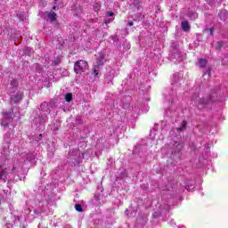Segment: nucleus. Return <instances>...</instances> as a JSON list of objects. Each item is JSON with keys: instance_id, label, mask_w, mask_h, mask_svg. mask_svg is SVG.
I'll return each instance as SVG.
<instances>
[{"instance_id": "1", "label": "nucleus", "mask_w": 228, "mask_h": 228, "mask_svg": "<svg viewBox=\"0 0 228 228\" xmlns=\"http://www.w3.org/2000/svg\"><path fill=\"white\" fill-rule=\"evenodd\" d=\"M74 70L76 74H82V72H86L88 70V61L85 60H80L75 62Z\"/></svg>"}, {"instance_id": "2", "label": "nucleus", "mask_w": 228, "mask_h": 228, "mask_svg": "<svg viewBox=\"0 0 228 228\" xmlns=\"http://www.w3.org/2000/svg\"><path fill=\"white\" fill-rule=\"evenodd\" d=\"M102 63H103L102 61L100 59V60H98L97 64L93 67V70H92L91 74L94 77H98L99 72H101V67H102Z\"/></svg>"}, {"instance_id": "3", "label": "nucleus", "mask_w": 228, "mask_h": 228, "mask_svg": "<svg viewBox=\"0 0 228 228\" xmlns=\"http://www.w3.org/2000/svg\"><path fill=\"white\" fill-rule=\"evenodd\" d=\"M22 97H24L21 94H17L14 96H12L10 98V102H13L14 104H17L22 101Z\"/></svg>"}, {"instance_id": "4", "label": "nucleus", "mask_w": 228, "mask_h": 228, "mask_svg": "<svg viewBox=\"0 0 228 228\" xmlns=\"http://www.w3.org/2000/svg\"><path fill=\"white\" fill-rule=\"evenodd\" d=\"M45 13L48 19H50L51 22H56V20L58 19L56 12H46Z\"/></svg>"}, {"instance_id": "5", "label": "nucleus", "mask_w": 228, "mask_h": 228, "mask_svg": "<svg viewBox=\"0 0 228 228\" xmlns=\"http://www.w3.org/2000/svg\"><path fill=\"white\" fill-rule=\"evenodd\" d=\"M182 29L183 31H190V23L188 20L182 22Z\"/></svg>"}, {"instance_id": "6", "label": "nucleus", "mask_w": 228, "mask_h": 228, "mask_svg": "<svg viewBox=\"0 0 228 228\" xmlns=\"http://www.w3.org/2000/svg\"><path fill=\"white\" fill-rule=\"evenodd\" d=\"M199 65H200V69H204V67H206V65H208V61L206 59H200Z\"/></svg>"}, {"instance_id": "7", "label": "nucleus", "mask_w": 228, "mask_h": 228, "mask_svg": "<svg viewBox=\"0 0 228 228\" xmlns=\"http://www.w3.org/2000/svg\"><path fill=\"white\" fill-rule=\"evenodd\" d=\"M222 47H224V42L218 41V42L216 44V51H220V50L222 49Z\"/></svg>"}, {"instance_id": "8", "label": "nucleus", "mask_w": 228, "mask_h": 228, "mask_svg": "<svg viewBox=\"0 0 228 228\" xmlns=\"http://www.w3.org/2000/svg\"><path fill=\"white\" fill-rule=\"evenodd\" d=\"M12 88H17L19 86V81L12 79L10 83Z\"/></svg>"}, {"instance_id": "9", "label": "nucleus", "mask_w": 228, "mask_h": 228, "mask_svg": "<svg viewBox=\"0 0 228 228\" xmlns=\"http://www.w3.org/2000/svg\"><path fill=\"white\" fill-rule=\"evenodd\" d=\"M65 101H66V102H71V101H72V94L71 93H68L65 95Z\"/></svg>"}, {"instance_id": "10", "label": "nucleus", "mask_w": 228, "mask_h": 228, "mask_svg": "<svg viewBox=\"0 0 228 228\" xmlns=\"http://www.w3.org/2000/svg\"><path fill=\"white\" fill-rule=\"evenodd\" d=\"M75 209L76 211H78V213H83V207L81 206V204H76Z\"/></svg>"}, {"instance_id": "11", "label": "nucleus", "mask_w": 228, "mask_h": 228, "mask_svg": "<svg viewBox=\"0 0 228 228\" xmlns=\"http://www.w3.org/2000/svg\"><path fill=\"white\" fill-rule=\"evenodd\" d=\"M218 15H219L221 20H225V17H222V16L223 15H227V12L226 11H221Z\"/></svg>"}, {"instance_id": "12", "label": "nucleus", "mask_w": 228, "mask_h": 228, "mask_svg": "<svg viewBox=\"0 0 228 228\" xmlns=\"http://www.w3.org/2000/svg\"><path fill=\"white\" fill-rule=\"evenodd\" d=\"M209 102H208V100L206 99H200V104H208Z\"/></svg>"}, {"instance_id": "13", "label": "nucleus", "mask_w": 228, "mask_h": 228, "mask_svg": "<svg viewBox=\"0 0 228 228\" xmlns=\"http://www.w3.org/2000/svg\"><path fill=\"white\" fill-rule=\"evenodd\" d=\"M4 117H5L6 118H12V111L5 112V113H4Z\"/></svg>"}, {"instance_id": "14", "label": "nucleus", "mask_w": 228, "mask_h": 228, "mask_svg": "<svg viewBox=\"0 0 228 228\" xmlns=\"http://www.w3.org/2000/svg\"><path fill=\"white\" fill-rule=\"evenodd\" d=\"M94 10H101V4L99 3L94 4Z\"/></svg>"}, {"instance_id": "15", "label": "nucleus", "mask_w": 228, "mask_h": 228, "mask_svg": "<svg viewBox=\"0 0 228 228\" xmlns=\"http://www.w3.org/2000/svg\"><path fill=\"white\" fill-rule=\"evenodd\" d=\"M2 175H4V177H6V168H4V169H2Z\"/></svg>"}, {"instance_id": "16", "label": "nucleus", "mask_w": 228, "mask_h": 228, "mask_svg": "<svg viewBox=\"0 0 228 228\" xmlns=\"http://www.w3.org/2000/svg\"><path fill=\"white\" fill-rule=\"evenodd\" d=\"M206 72L208 75V77H211V69H208Z\"/></svg>"}, {"instance_id": "17", "label": "nucleus", "mask_w": 228, "mask_h": 228, "mask_svg": "<svg viewBox=\"0 0 228 228\" xmlns=\"http://www.w3.org/2000/svg\"><path fill=\"white\" fill-rule=\"evenodd\" d=\"M58 63H60V59L53 61V65H58Z\"/></svg>"}, {"instance_id": "18", "label": "nucleus", "mask_w": 228, "mask_h": 228, "mask_svg": "<svg viewBox=\"0 0 228 228\" xmlns=\"http://www.w3.org/2000/svg\"><path fill=\"white\" fill-rule=\"evenodd\" d=\"M113 15H115L114 12H108L107 13V17H113Z\"/></svg>"}, {"instance_id": "19", "label": "nucleus", "mask_w": 228, "mask_h": 228, "mask_svg": "<svg viewBox=\"0 0 228 228\" xmlns=\"http://www.w3.org/2000/svg\"><path fill=\"white\" fill-rule=\"evenodd\" d=\"M134 6H137V8L140 6V4L138 2H134Z\"/></svg>"}, {"instance_id": "20", "label": "nucleus", "mask_w": 228, "mask_h": 228, "mask_svg": "<svg viewBox=\"0 0 228 228\" xmlns=\"http://www.w3.org/2000/svg\"><path fill=\"white\" fill-rule=\"evenodd\" d=\"M182 127H186V121L182 122Z\"/></svg>"}, {"instance_id": "21", "label": "nucleus", "mask_w": 228, "mask_h": 228, "mask_svg": "<svg viewBox=\"0 0 228 228\" xmlns=\"http://www.w3.org/2000/svg\"><path fill=\"white\" fill-rule=\"evenodd\" d=\"M208 30L210 31V35H213L214 28H208Z\"/></svg>"}, {"instance_id": "22", "label": "nucleus", "mask_w": 228, "mask_h": 228, "mask_svg": "<svg viewBox=\"0 0 228 228\" xmlns=\"http://www.w3.org/2000/svg\"><path fill=\"white\" fill-rule=\"evenodd\" d=\"M128 25H129V26H134V23L133 21H128Z\"/></svg>"}, {"instance_id": "23", "label": "nucleus", "mask_w": 228, "mask_h": 228, "mask_svg": "<svg viewBox=\"0 0 228 228\" xmlns=\"http://www.w3.org/2000/svg\"><path fill=\"white\" fill-rule=\"evenodd\" d=\"M29 51H31V49H29V48L25 49V53H29Z\"/></svg>"}, {"instance_id": "24", "label": "nucleus", "mask_w": 228, "mask_h": 228, "mask_svg": "<svg viewBox=\"0 0 228 228\" xmlns=\"http://www.w3.org/2000/svg\"><path fill=\"white\" fill-rule=\"evenodd\" d=\"M4 127H8L9 124L8 123H4Z\"/></svg>"}, {"instance_id": "25", "label": "nucleus", "mask_w": 228, "mask_h": 228, "mask_svg": "<svg viewBox=\"0 0 228 228\" xmlns=\"http://www.w3.org/2000/svg\"><path fill=\"white\" fill-rule=\"evenodd\" d=\"M4 175L2 173H0V179H3Z\"/></svg>"}, {"instance_id": "26", "label": "nucleus", "mask_w": 228, "mask_h": 228, "mask_svg": "<svg viewBox=\"0 0 228 228\" xmlns=\"http://www.w3.org/2000/svg\"><path fill=\"white\" fill-rule=\"evenodd\" d=\"M52 9H53V10H56V5H53V6L52 7Z\"/></svg>"}, {"instance_id": "27", "label": "nucleus", "mask_w": 228, "mask_h": 228, "mask_svg": "<svg viewBox=\"0 0 228 228\" xmlns=\"http://www.w3.org/2000/svg\"><path fill=\"white\" fill-rule=\"evenodd\" d=\"M15 168H16L15 166H13L12 168V171L13 172V170H15Z\"/></svg>"}, {"instance_id": "28", "label": "nucleus", "mask_w": 228, "mask_h": 228, "mask_svg": "<svg viewBox=\"0 0 228 228\" xmlns=\"http://www.w3.org/2000/svg\"><path fill=\"white\" fill-rule=\"evenodd\" d=\"M57 2H58V0H53L54 4H56Z\"/></svg>"}, {"instance_id": "29", "label": "nucleus", "mask_w": 228, "mask_h": 228, "mask_svg": "<svg viewBox=\"0 0 228 228\" xmlns=\"http://www.w3.org/2000/svg\"><path fill=\"white\" fill-rule=\"evenodd\" d=\"M0 206H1V198H0Z\"/></svg>"}]
</instances>
